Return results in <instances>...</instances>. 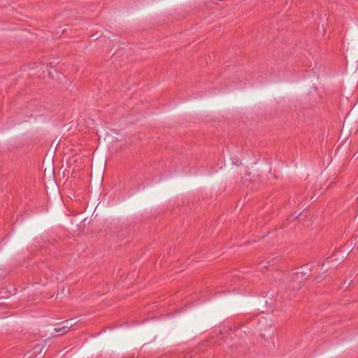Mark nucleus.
Wrapping results in <instances>:
<instances>
[{
	"mask_svg": "<svg viewBox=\"0 0 358 358\" xmlns=\"http://www.w3.org/2000/svg\"><path fill=\"white\" fill-rule=\"evenodd\" d=\"M42 349L43 348L41 347V345H37L35 348H34V353L35 352H38V353H41V351H42Z\"/></svg>",
	"mask_w": 358,
	"mask_h": 358,
	"instance_id": "obj_2",
	"label": "nucleus"
},
{
	"mask_svg": "<svg viewBox=\"0 0 358 358\" xmlns=\"http://www.w3.org/2000/svg\"><path fill=\"white\" fill-rule=\"evenodd\" d=\"M299 273H296V277H297V278L299 277Z\"/></svg>",
	"mask_w": 358,
	"mask_h": 358,
	"instance_id": "obj_3",
	"label": "nucleus"
},
{
	"mask_svg": "<svg viewBox=\"0 0 358 358\" xmlns=\"http://www.w3.org/2000/svg\"><path fill=\"white\" fill-rule=\"evenodd\" d=\"M73 326V324L69 322V321H65L61 327H57L54 329L55 332L61 333L64 334L66 333L71 327Z\"/></svg>",
	"mask_w": 358,
	"mask_h": 358,
	"instance_id": "obj_1",
	"label": "nucleus"
}]
</instances>
